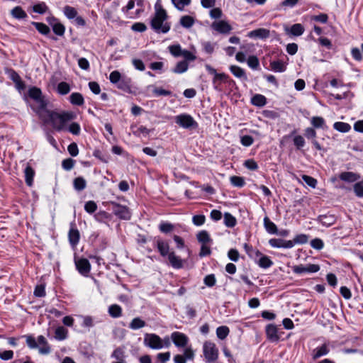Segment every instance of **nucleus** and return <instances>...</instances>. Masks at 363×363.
Returning <instances> with one entry per match:
<instances>
[{"instance_id": "44", "label": "nucleus", "mask_w": 363, "mask_h": 363, "mask_svg": "<svg viewBox=\"0 0 363 363\" xmlns=\"http://www.w3.org/2000/svg\"><path fill=\"white\" fill-rule=\"evenodd\" d=\"M146 325L145 320L140 317L134 318L129 324V328L132 330H138Z\"/></svg>"}, {"instance_id": "40", "label": "nucleus", "mask_w": 363, "mask_h": 363, "mask_svg": "<svg viewBox=\"0 0 363 363\" xmlns=\"http://www.w3.org/2000/svg\"><path fill=\"white\" fill-rule=\"evenodd\" d=\"M68 330L63 326H59L55 329V338L57 340L62 341L67 338Z\"/></svg>"}, {"instance_id": "63", "label": "nucleus", "mask_w": 363, "mask_h": 363, "mask_svg": "<svg viewBox=\"0 0 363 363\" xmlns=\"http://www.w3.org/2000/svg\"><path fill=\"white\" fill-rule=\"evenodd\" d=\"M67 130L74 135H79L81 132L80 125L77 122H72L69 125Z\"/></svg>"}, {"instance_id": "53", "label": "nucleus", "mask_w": 363, "mask_h": 363, "mask_svg": "<svg viewBox=\"0 0 363 363\" xmlns=\"http://www.w3.org/2000/svg\"><path fill=\"white\" fill-rule=\"evenodd\" d=\"M86 180L82 177H79L74 179V187L77 191H82L86 188Z\"/></svg>"}, {"instance_id": "13", "label": "nucleus", "mask_w": 363, "mask_h": 363, "mask_svg": "<svg viewBox=\"0 0 363 363\" xmlns=\"http://www.w3.org/2000/svg\"><path fill=\"white\" fill-rule=\"evenodd\" d=\"M154 245L162 257H167L171 252H169V244L168 241L159 236L154 238Z\"/></svg>"}, {"instance_id": "16", "label": "nucleus", "mask_w": 363, "mask_h": 363, "mask_svg": "<svg viewBox=\"0 0 363 363\" xmlns=\"http://www.w3.org/2000/svg\"><path fill=\"white\" fill-rule=\"evenodd\" d=\"M337 217L334 214L328 213L326 214L319 215L315 221L321 224L323 226L328 228L335 223Z\"/></svg>"}, {"instance_id": "55", "label": "nucleus", "mask_w": 363, "mask_h": 363, "mask_svg": "<svg viewBox=\"0 0 363 363\" xmlns=\"http://www.w3.org/2000/svg\"><path fill=\"white\" fill-rule=\"evenodd\" d=\"M12 16L18 19H23L27 16L26 13L20 6H16L11 10Z\"/></svg>"}, {"instance_id": "46", "label": "nucleus", "mask_w": 363, "mask_h": 363, "mask_svg": "<svg viewBox=\"0 0 363 363\" xmlns=\"http://www.w3.org/2000/svg\"><path fill=\"white\" fill-rule=\"evenodd\" d=\"M333 128L340 133H347L350 130L351 126L349 123L345 122H335L333 124Z\"/></svg>"}, {"instance_id": "21", "label": "nucleus", "mask_w": 363, "mask_h": 363, "mask_svg": "<svg viewBox=\"0 0 363 363\" xmlns=\"http://www.w3.org/2000/svg\"><path fill=\"white\" fill-rule=\"evenodd\" d=\"M270 35V31L266 28H257L250 31L247 36L250 38L267 39Z\"/></svg>"}, {"instance_id": "35", "label": "nucleus", "mask_w": 363, "mask_h": 363, "mask_svg": "<svg viewBox=\"0 0 363 363\" xmlns=\"http://www.w3.org/2000/svg\"><path fill=\"white\" fill-rule=\"evenodd\" d=\"M267 102V98L262 94H257L251 98L252 104L257 107L265 106Z\"/></svg>"}, {"instance_id": "34", "label": "nucleus", "mask_w": 363, "mask_h": 363, "mask_svg": "<svg viewBox=\"0 0 363 363\" xmlns=\"http://www.w3.org/2000/svg\"><path fill=\"white\" fill-rule=\"evenodd\" d=\"M69 102L74 106H82L84 104V99L82 94L73 92L69 96Z\"/></svg>"}, {"instance_id": "51", "label": "nucleus", "mask_w": 363, "mask_h": 363, "mask_svg": "<svg viewBox=\"0 0 363 363\" xmlns=\"http://www.w3.org/2000/svg\"><path fill=\"white\" fill-rule=\"evenodd\" d=\"M64 14L69 20L74 19L77 16V11L70 6L64 7Z\"/></svg>"}, {"instance_id": "60", "label": "nucleus", "mask_w": 363, "mask_h": 363, "mask_svg": "<svg viewBox=\"0 0 363 363\" xmlns=\"http://www.w3.org/2000/svg\"><path fill=\"white\" fill-rule=\"evenodd\" d=\"M123 77L121 76V73L117 70L111 72L109 75L110 82L116 85L120 82V80Z\"/></svg>"}, {"instance_id": "45", "label": "nucleus", "mask_w": 363, "mask_h": 363, "mask_svg": "<svg viewBox=\"0 0 363 363\" xmlns=\"http://www.w3.org/2000/svg\"><path fill=\"white\" fill-rule=\"evenodd\" d=\"M26 183L28 186H30L33 184V177L35 174L34 170L30 166H27L24 170Z\"/></svg>"}, {"instance_id": "2", "label": "nucleus", "mask_w": 363, "mask_h": 363, "mask_svg": "<svg viewBox=\"0 0 363 363\" xmlns=\"http://www.w3.org/2000/svg\"><path fill=\"white\" fill-rule=\"evenodd\" d=\"M76 116V114L72 111L58 113L47 110V123L50 122L53 128L57 132L65 130V124L75 119Z\"/></svg>"}, {"instance_id": "27", "label": "nucleus", "mask_w": 363, "mask_h": 363, "mask_svg": "<svg viewBox=\"0 0 363 363\" xmlns=\"http://www.w3.org/2000/svg\"><path fill=\"white\" fill-rule=\"evenodd\" d=\"M167 257L171 266L173 268L179 269L183 267L184 261L179 256H177L174 252H171L168 255Z\"/></svg>"}, {"instance_id": "52", "label": "nucleus", "mask_w": 363, "mask_h": 363, "mask_svg": "<svg viewBox=\"0 0 363 363\" xmlns=\"http://www.w3.org/2000/svg\"><path fill=\"white\" fill-rule=\"evenodd\" d=\"M168 49L171 55L174 57H179L182 56L183 50L179 44L169 45Z\"/></svg>"}, {"instance_id": "54", "label": "nucleus", "mask_w": 363, "mask_h": 363, "mask_svg": "<svg viewBox=\"0 0 363 363\" xmlns=\"http://www.w3.org/2000/svg\"><path fill=\"white\" fill-rule=\"evenodd\" d=\"M191 0H171L172 4L179 11H183L184 8L191 4Z\"/></svg>"}, {"instance_id": "32", "label": "nucleus", "mask_w": 363, "mask_h": 363, "mask_svg": "<svg viewBox=\"0 0 363 363\" xmlns=\"http://www.w3.org/2000/svg\"><path fill=\"white\" fill-rule=\"evenodd\" d=\"M311 123L314 128H321L327 130L328 126L325 123V119L321 116H313L311 119Z\"/></svg>"}, {"instance_id": "36", "label": "nucleus", "mask_w": 363, "mask_h": 363, "mask_svg": "<svg viewBox=\"0 0 363 363\" xmlns=\"http://www.w3.org/2000/svg\"><path fill=\"white\" fill-rule=\"evenodd\" d=\"M50 23L55 34L59 36H62L65 34V27L61 23L54 20L53 22H50Z\"/></svg>"}, {"instance_id": "26", "label": "nucleus", "mask_w": 363, "mask_h": 363, "mask_svg": "<svg viewBox=\"0 0 363 363\" xmlns=\"http://www.w3.org/2000/svg\"><path fill=\"white\" fill-rule=\"evenodd\" d=\"M146 89H152V96L155 97L172 96V92L171 91L166 90L162 87H157L154 85H148L146 87Z\"/></svg>"}, {"instance_id": "50", "label": "nucleus", "mask_w": 363, "mask_h": 363, "mask_svg": "<svg viewBox=\"0 0 363 363\" xmlns=\"http://www.w3.org/2000/svg\"><path fill=\"white\" fill-rule=\"evenodd\" d=\"M111 357L116 359L117 361H124L125 359L124 350L120 347L116 348L112 352Z\"/></svg>"}, {"instance_id": "8", "label": "nucleus", "mask_w": 363, "mask_h": 363, "mask_svg": "<svg viewBox=\"0 0 363 363\" xmlns=\"http://www.w3.org/2000/svg\"><path fill=\"white\" fill-rule=\"evenodd\" d=\"M144 345L152 350L163 348L162 339L155 333H147L144 337Z\"/></svg>"}, {"instance_id": "33", "label": "nucleus", "mask_w": 363, "mask_h": 363, "mask_svg": "<svg viewBox=\"0 0 363 363\" xmlns=\"http://www.w3.org/2000/svg\"><path fill=\"white\" fill-rule=\"evenodd\" d=\"M269 65L271 69L274 72H284L286 69V65L280 60L271 61Z\"/></svg>"}, {"instance_id": "24", "label": "nucleus", "mask_w": 363, "mask_h": 363, "mask_svg": "<svg viewBox=\"0 0 363 363\" xmlns=\"http://www.w3.org/2000/svg\"><path fill=\"white\" fill-rule=\"evenodd\" d=\"M339 179L345 182L352 183L358 181L360 176L352 172H343L339 174Z\"/></svg>"}, {"instance_id": "42", "label": "nucleus", "mask_w": 363, "mask_h": 363, "mask_svg": "<svg viewBox=\"0 0 363 363\" xmlns=\"http://www.w3.org/2000/svg\"><path fill=\"white\" fill-rule=\"evenodd\" d=\"M224 225L228 228H233L237 224V220L231 213L226 212L224 213Z\"/></svg>"}, {"instance_id": "43", "label": "nucleus", "mask_w": 363, "mask_h": 363, "mask_svg": "<svg viewBox=\"0 0 363 363\" xmlns=\"http://www.w3.org/2000/svg\"><path fill=\"white\" fill-rule=\"evenodd\" d=\"M189 65L186 61H180L177 63L176 66L172 69L175 74H182L188 70Z\"/></svg>"}, {"instance_id": "14", "label": "nucleus", "mask_w": 363, "mask_h": 363, "mask_svg": "<svg viewBox=\"0 0 363 363\" xmlns=\"http://www.w3.org/2000/svg\"><path fill=\"white\" fill-rule=\"evenodd\" d=\"M74 263L78 272L83 276L86 277L91 270V264L86 258L77 259L74 257Z\"/></svg>"}, {"instance_id": "30", "label": "nucleus", "mask_w": 363, "mask_h": 363, "mask_svg": "<svg viewBox=\"0 0 363 363\" xmlns=\"http://www.w3.org/2000/svg\"><path fill=\"white\" fill-rule=\"evenodd\" d=\"M304 27L301 23H295L289 28L286 29V33L293 36H300L304 33Z\"/></svg>"}, {"instance_id": "17", "label": "nucleus", "mask_w": 363, "mask_h": 363, "mask_svg": "<svg viewBox=\"0 0 363 363\" xmlns=\"http://www.w3.org/2000/svg\"><path fill=\"white\" fill-rule=\"evenodd\" d=\"M269 244L274 248L291 249L293 247L291 240H286L281 238H272L269 240Z\"/></svg>"}, {"instance_id": "12", "label": "nucleus", "mask_w": 363, "mask_h": 363, "mask_svg": "<svg viewBox=\"0 0 363 363\" xmlns=\"http://www.w3.org/2000/svg\"><path fill=\"white\" fill-rule=\"evenodd\" d=\"M292 270L296 274H312L318 272L320 270V266L315 264H299L294 266Z\"/></svg>"}, {"instance_id": "9", "label": "nucleus", "mask_w": 363, "mask_h": 363, "mask_svg": "<svg viewBox=\"0 0 363 363\" xmlns=\"http://www.w3.org/2000/svg\"><path fill=\"white\" fill-rule=\"evenodd\" d=\"M112 206L113 213L121 220H130L131 213L129 208L126 206H123L117 202L111 201Z\"/></svg>"}, {"instance_id": "47", "label": "nucleus", "mask_w": 363, "mask_h": 363, "mask_svg": "<svg viewBox=\"0 0 363 363\" xmlns=\"http://www.w3.org/2000/svg\"><path fill=\"white\" fill-rule=\"evenodd\" d=\"M158 228L161 233L168 234L174 229V225L171 223L162 221L159 224Z\"/></svg>"}, {"instance_id": "29", "label": "nucleus", "mask_w": 363, "mask_h": 363, "mask_svg": "<svg viewBox=\"0 0 363 363\" xmlns=\"http://www.w3.org/2000/svg\"><path fill=\"white\" fill-rule=\"evenodd\" d=\"M229 69L235 77L243 81L247 80V76L245 73V69L241 68L240 67L237 65H231L229 67Z\"/></svg>"}, {"instance_id": "64", "label": "nucleus", "mask_w": 363, "mask_h": 363, "mask_svg": "<svg viewBox=\"0 0 363 363\" xmlns=\"http://www.w3.org/2000/svg\"><path fill=\"white\" fill-rule=\"evenodd\" d=\"M75 164V161L72 158H67L62 160V167L66 171L71 170Z\"/></svg>"}, {"instance_id": "19", "label": "nucleus", "mask_w": 363, "mask_h": 363, "mask_svg": "<svg viewBox=\"0 0 363 363\" xmlns=\"http://www.w3.org/2000/svg\"><path fill=\"white\" fill-rule=\"evenodd\" d=\"M243 248L249 258L251 259L254 262H255V261H257L262 255V253L258 249L247 243H244Z\"/></svg>"}, {"instance_id": "3", "label": "nucleus", "mask_w": 363, "mask_h": 363, "mask_svg": "<svg viewBox=\"0 0 363 363\" xmlns=\"http://www.w3.org/2000/svg\"><path fill=\"white\" fill-rule=\"evenodd\" d=\"M168 15L167 12L162 11L155 13L150 20L151 28L156 33H167L171 28V23L167 22Z\"/></svg>"}, {"instance_id": "39", "label": "nucleus", "mask_w": 363, "mask_h": 363, "mask_svg": "<svg viewBox=\"0 0 363 363\" xmlns=\"http://www.w3.org/2000/svg\"><path fill=\"white\" fill-rule=\"evenodd\" d=\"M108 312L111 317L117 318L122 315V308L118 304H112L108 307Z\"/></svg>"}, {"instance_id": "62", "label": "nucleus", "mask_w": 363, "mask_h": 363, "mask_svg": "<svg viewBox=\"0 0 363 363\" xmlns=\"http://www.w3.org/2000/svg\"><path fill=\"white\" fill-rule=\"evenodd\" d=\"M203 283L208 287H213L216 285V279L214 274L206 275L203 279Z\"/></svg>"}, {"instance_id": "28", "label": "nucleus", "mask_w": 363, "mask_h": 363, "mask_svg": "<svg viewBox=\"0 0 363 363\" xmlns=\"http://www.w3.org/2000/svg\"><path fill=\"white\" fill-rule=\"evenodd\" d=\"M259 267L267 269L270 268L273 264L274 262L271 259V258L262 254V255L255 262Z\"/></svg>"}, {"instance_id": "1", "label": "nucleus", "mask_w": 363, "mask_h": 363, "mask_svg": "<svg viewBox=\"0 0 363 363\" xmlns=\"http://www.w3.org/2000/svg\"><path fill=\"white\" fill-rule=\"evenodd\" d=\"M28 96L33 100L30 107L41 120L43 125L45 124V101L40 89L32 86L28 89Z\"/></svg>"}, {"instance_id": "37", "label": "nucleus", "mask_w": 363, "mask_h": 363, "mask_svg": "<svg viewBox=\"0 0 363 363\" xmlns=\"http://www.w3.org/2000/svg\"><path fill=\"white\" fill-rule=\"evenodd\" d=\"M56 92L61 96L66 95L71 91L70 85L66 82H61L56 86Z\"/></svg>"}, {"instance_id": "48", "label": "nucleus", "mask_w": 363, "mask_h": 363, "mask_svg": "<svg viewBox=\"0 0 363 363\" xmlns=\"http://www.w3.org/2000/svg\"><path fill=\"white\" fill-rule=\"evenodd\" d=\"M247 64L248 67L253 70L259 69V61L258 57L255 55H250L247 59Z\"/></svg>"}, {"instance_id": "5", "label": "nucleus", "mask_w": 363, "mask_h": 363, "mask_svg": "<svg viewBox=\"0 0 363 363\" xmlns=\"http://www.w3.org/2000/svg\"><path fill=\"white\" fill-rule=\"evenodd\" d=\"M203 353L206 363H213L218 359V350L213 342H205L203 345Z\"/></svg>"}, {"instance_id": "57", "label": "nucleus", "mask_w": 363, "mask_h": 363, "mask_svg": "<svg viewBox=\"0 0 363 363\" xmlns=\"http://www.w3.org/2000/svg\"><path fill=\"white\" fill-rule=\"evenodd\" d=\"M353 190L358 198H363V179L354 184Z\"/></svg>"}, {"instance_id": "15", "label": "nucleus", "mask_w": 363, "mask_h": 363, "mask_svg": "<svg viewBox=\"0 0 363 363\" xmlns=\"http://www.w3.org/2000/svg\"><path fill=\"white\" fill-rule=\"evenodd\" d=\"M171 339L174 345L177 347H186L189 341L188 337L180 332L172 333L171 335Z\"/></svg>"}, {"instance_id": "11", "label": "nucleus", "mask_w": 363, "mask_h": 363, "mask_svg": "<svg viewBox=\"0 0 363 363\" xmlns=\"http://www.w3.org/2000/svg\"><path fill=\"white\" fill-rule=\"evenodd\" d=\"M211 28L213 30L222 35H228L233 30L232 26L224 20L213 21L211 25Z\"/></svg>"}, {"instance_id": "38", "label": "nucleus", "mask_w": 363, "mask_h": 363, "mask_svg": "<svg viewBox=\"0 0 363 363\" xmlns=\"http://www.w3.org/2000/svg\"><path fill=\"white\" fill-rule=\"evenodd\" d=\"M196 238L198 241L202 245L211 243L213 242V240L211 238L209 233L205 230L199 232L196 235Z\"/></svg>"}, {"instance_id": "59", "label": "nucleus", "mask_w": 363, "mask_h": 363, "mask_svg": "<svg viewBox=\"0 0 363 363\" xmlns=\"http://www.w3.org/2000/svg\"><path fill=\"white\" fill-rule=\"evenodd\" d=\"M203 50L208 55H211L214 52L215 50V44L209 42L205 41L201 43Z\"/></svg>"}, {"instance_id": "58", "label": "nucleus", "mask_w": 363, "mask_h": 363, "mask_svg": "<svg viewBox=\"0 0 363 363\" xmlns=\"http://www.w3.org/2000/svg\"><path fill=\"white\" fill-rule=\"evenodd\" d=\"M97 209V204L94 201H86L84 204V210L89 214L94 213Z\"/></svg>"}, {"instance_id": "18", "label": "nucleus", "mask_w": 363, "mask_h": 363, "mask_svg": "<svg viewBox=\"0 0 363 363\" xmlns=\"http://www.w3.org/2000/svg\"><path fill=\"white\" fill-rule=\"evenodd\" d=\"M78 350L79 353L86 359H91L94 357V352L93 347L87 342H82L79 345Z\"/></svg>"}, {"instance_id": "61", "label": "nucleus", "mask_w": 363, "mask_h": 363, "mask_svg": "<svg viewBox=\"0 0 363 363\" xmlns=\"http://www.w3.org/2000/svg\"><path fill=\"white\" fill-rule=\"evenodd\" d=\"M315 41L318 42L320 45L326 48L328 50H331L333 48L331 40L325 37H320L318 40H315Z\"/></svg>"}, {"instance_id": "20", "label": "nucleus", "mask_w": 363, "mask_h": 363, "mask_svg": "<svg viewBox=\"0 0 363 363\" xmlns=\"http://www.w3.org/2000/svg\"><path fill=\"white\" fill-rule=\"evenodd\" d=\"M265 333L269 341L272 342H276L279 340L277 327L275 325L268 324L266 326Z\"/></svg>"}, {"instance_id": "31", "label": "nucleus", "mask_w": 363, "mask_h": 363, "mask_svg": "<svg viewBox=\"0 0 363 363\" xmlns=\"http://www.w3.org/2000/svg\"><path fill=\"white\" fill-rule=\"evenodd\" d=\"M263 224L268 233L271 235L278 234V228L277 225L267 216L264 218Z\"/></svg>"}, {"instance_id": "6", "label": "nucleus", "mask_w": 363, "mask_h": 363, "mask_svg": "<svg viewBox=\"0 0 363 363\" xmlns=\"http://www.w3.org/2000/svg\"><path fill=\"white\" fill-rule=\"evenodd\" d=\"M175 122L180 127L189 130L196 129L199 126L198 123L194 119V118L191 115L186 113H182L177 116L175 117Z\"/></svg>"}, {"instance_id": "7", "label": "nucleus", "mask_w": 363, "mask_h": 363, "mask_svg": "<svg viewBox=\"0 0 363 363\" xmlns=\"http://www.w3.org/2000/svg\"><path fill=\"white\" fill-rule=\"evenodd\" d=\"M27 345L30 349H39L41 354H45V337L39 335L36 340L33 335H23Z\"/></svg>"}, {"instance_id": "49", "label": "nucleus", "mask_w": 363, "mask_h": 363, "mask_svg": "<svg viewBox=\"0 0 363 363\" xmlns=\"http://www.w3.org/2000/svg\"><path fill=\"white\" fill-rule=\"evenodd\" d=\"M230 333V329L228 326H219L216 329V335L220 340H225Z\"/></svg>"}, {"instance_id": "41", "label": "nucleus", "mask_w": 363, "mask_h": 363, "mask_svg": "<svg viewBox=\"0 0 363 363\" xmlns=\"http://www.w3.org/2000/svg\"><path fill=\"white\" fill-rule=\"evenodd\" d=\"M195 23V19L191 16H183L181 17L179 23L180 25L185 28H191Z\"/></svg>"}, {"instance_id": "10", "label": "nucleus", "mask_w": 363, "mask_h": 363, "mask_svg": "<svg viewBox=\"0 0 363 363\" xmlns=\"http://www.w3.org/2000/svg\"><path fill=\"white\" fill-rule=\"evenodd\" d=\"M68 240L72 249L75 250L80 240V233L74 221L71 222L69 225Z\"/></svg>"}, {"instance_id": "22", "label": "nucleus", "mask_w": 363, "mask_h": 363, "mask_svg": "<svg viewBox=\"0 0 363 363\" xmlns=\"http://www.w3.org/2000/svg\"><path fill=\"white\" fill-rule=\"evenodd\" d=\"M132 80L130 77H123V78L120 80V82L116 84L118 89L128 93L131 94L132 91Z\"/></svg>"}, {"instance_id": "4", "label": "nucleus", "mask_w": 363, "mask_h": 363, "mask_svg": "<svg viewBox=\"0 0 363 363\" xmlns=\"http://www.w3.org/2000/svg\"><path fill=\"white\" fill-rule=\"evenodd\" d=\"M206 70L211 75H213L212 84L213 89L217 91H221L222 88L220 87V83H225L229 79V76L225 73H218L216 69L211 65L206 64L205 65Z\"/></svg>"}, {"instance_id": "25", "label": "nucleus", "mask_w": 363, "mask_h": 363, "mask_svg": "<svg viewBox=\"0 0 363 363\" xmlns=\"http://www.w3.org/2000/svg\"><path fill=\"white\" fill-rule=\"evenodd\" d=\"M330 352L328 344L324 343L321 346L315 348L312 352L313 359H317L323 356L327 355Z\"/></svg>"}, {"instance_id": "56", "label": "nucleus", "mask_w": 363, "mask_h": 363, "mask_svg": "<svg viewBox=\"0 0 363 363\" xmlns=\"http://www.w3.org/2000/svg\"><path fill=\"white\" fill-rule=\"evenodd\" d=\"M230 183L233 186L236 187H243L245 184L244 179L238 176H233L230 179Z\"/></svg>"}, {"instance_id": "23", "label": "nucleus", "mask_w": 363, "mask_h": 363, "mask_svg": "<svg viewBox=\"0 0 363 363\" xmlns=\"http://www.w3.org/2000/svg\"><path fill=\"white\" fill-rule=\"evenodd\" d=\"M94 218L97 222L109 226V222L112 220L113 216L105 211H99L94 214Z\"/></svg>"}]
</instances>
